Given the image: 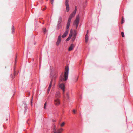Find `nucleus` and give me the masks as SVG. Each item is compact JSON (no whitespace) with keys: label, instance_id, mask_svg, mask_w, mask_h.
I'll return each mask as SVG.
<instances>
[{"label":"nucleus","instance_id":"1","mask_svg":"<svg viewBox=\"0 0 133 133\" xmlns=\"http://www.w3.org/2000/svg\"><path fill=\"white\" fill-rule=\"evenodd\" d=\"M69 71V68L68 66H66L65 68V71L64 73V77L65 79L63 78L60 77V80L61 81H66V80L68 78V73Z\"/></svg>","mask_w":133,"mask_h":133},{"label":"nucleus","instance_id":"2","mask_svg":"<svg viewBox=\"0 0 133 133\" xmlns=\"http://www.w3.org/2000/svg\"><path fill=\"white\" fill-rule=\"evenodd\" d=\"M75 14L76 13L73 12L70 14L67 23V25L70 26L71 19L75 16Z\"/></svg>","mask_w":133,"mask_h":133},{"label":"nucleus","instance_id":"3","mask_svg":"<svg viewBox=\"0 0 133 133\" xmlns=\"http://www.w3.org/2000/svg\"><path fill=\"white\" fill-rule=\"evenodd\" d=\"M79 21V15L77 16L76 19L74 21L73 24L76 25V28L77 29L78 26Z\"/></svg>","mask_w":133,"mask_h":133},{"label":"nucleus","instance_id":"4","mask_svg":"<svg viewBox=\"0 0 133 133\" xmlns=\"http://www.w3.org/2000/svg\"><path fill=\"white\" fill-rule=\"evenodd\" d=\"M54 105L56 106H58L60 104V99L59 98H57L55 99L54 101Z\"/></svg>","mask_w":133,"mask_h":133},{"label":"nucleus","instance_id":"5","mask_svg":"<svg viewBox=\"0 0 133 133\" xmlns=\"http://www.w3.org/2000/svg\"><path fill=\"white\" fill-rule=\"evenodd\" d=\"M70 26L68 25H67L66 28V29L65 32L63 34L62 36V38H65V37L67 35L68 33V32L69 31V28Z\"/></svg>","mask_w":133,"mask_h":133},{"label":"nucleus","instance_id":"6","mask_svg":"<svg viewBox=\"0 0 133 133\" xmlns=\"http://www.w3.org/2000/svg\"><path fill=\"white\" fill-rule=\"evenodd\" d=\"M68 0H66L65 5L66 7V11L67 12H68L69 10V7L68 4Z\"/></svg>","mask_w":133,"mask_h":133},{"label":"nucleus","instance_id":"7","mask_svg":"<svg viewBox=\"0 0 133 133\" xmlns=\"http://www.w3.org/2000/svg\"><path fill=\"white\" fill-rule=\"evenodd\" d=\"M59 87L63 91V93H64L65 91V84H61L59 85Z\"/></svg>","mask_w":133,"mask_h":133},{"label":"nucleus","instance_id":"8","mask_svg":"<svg viewBox=\"0 0 133 133\" xmlns=\"http://www.w3.org/2000/svg\"><path fill=\"white\" fill-rule=\"evenodd\" d=\"M72 33L73 31L71 29L70 30L69 36L66 40V41H68L70 39L72 36Z\"/></svg>","mask_w":133,"mask_h":133},{"label":"nucleus","instance_id":"9","mask_svg":"<svg viewBox=\"0 0 133 133\" xmlns=\"http://www.w3.org/2000/svg\"><path fill=\"white\" fill-rule=\"evenodd\" d=\"M61 36L59 35L58 37L56 43V44L57 46H58L59 45V43L61 42Z\"/></svg>","mask_w":133,"mask_h":133},{"label":"nucleus","instance_id":"10","mask_svg":"<svg viewBox=\"0 0 133 133\" xmlns=\"http://www.w3.org/2000/svg\"><path fill=\"white\" fill-rule=\"evenodd\" d=\"M52 82V80H51V82H50L49 87L48 89L47 92L48 93H49V92L50 91V90L51 87Z\"/></svg>","mask_w":133,"mask_h":133},{"label":"nucleus","instance_id":"11","mask_svg":"<svg viewBox=\"0 0 133 133\" xmlns=\"http://www.w3.org/2000/svg\"><path fill=\"white\" fill-rule=\"evenodd\" d=\"M60 93L58 91L56 92L55 94V99L56 98H59L60 97Z\"/></svg>","mask_w":133,"mask_h":133},{"label":"nucleus","instance_id":"12","mask_svg":"<svg viewBox=\"0 0 133 133\" xmlns=\"http://www.w3.org/2000/svg\"><path fill=\"white\" fill-rule=\"evenodd\" d=\"M73 44H71L68 48V51H69L72 50L73 49Z\"/></svg>","mask_w":133,"mask_h":133},{"label":"nucleus","instance_id":"13","mask_svg":"<svg viewBox=\"0 0 133 133\" xmlns=\"http://www.w3.org/2000/svg\"><path fill=\"white\" fill-rule=\"evenodd\" d=\"M88 35H85V41L86 43H87L88 41Z\"/></svg>","mask_w":133,"mask_h":133},{"label":"nucleus","instance_id":"14","mask_svg":"<svg viewBox=\"0 0 133 133\" xmlns=\"http://www.w3.org/2000/svg\"><path fill=\"white\" fill-rule=\"evenodd\" d=\"M64 130V129L62 128H60L58 129L57 131L58 133H61Z\"/></svg>","mask_w":133,"mask_h":133},{"label":"nucleus","instance_id":"15","mask_svg":"<svg viewBox=\"0 0 133 133\" xmlns=\"http://www.w3.org/2000/svg\"><path fill=\"white\" fill-rule=\"evenodd\" d=\"M76 35H77V34L76 33V32L75 31V32L74 34V36H73V38H72V40L73 41H74L75 40V38H76Z\"/></svg>","mask_w":133,"mask_h":133},{"label":"nucleus","instance_id":"16","mask_svg":"<svg viewBox=\"0 0 133 133\" xmlns=\"http://www.w3.org/2000/svg\"><path fill=\"white\" fill-rule=\"evenodd\" d=\"M42 29L44 34H45L47 32V30L46 28H43Z\"/></svg>","mask_w":133,"mask_h":133},{"label":"nucleus","instance_id":"17","mask_svg":"<svg viewBox=\"0 0 133 133\" xmlns=\"http://www.w3.org/2000/svg\"><path fill=\"white\" fill-rule=\"evenodd\" d=\"M65 123L64 122H63L60 124V126L61 127H63L65 125Z\"/></svg>","mask_w":133,"mask_h":133},{"label":"nucleus","instance_id":"18","mask_svg":"<svg viewBox=\"0 0 133 133\" xmlns=\"http://www.w3.org/2000/svg\"><path fill=\"white\" fill-rule=\"evenodd\" d=\"M124 18L123 17H122V18L121 24H122L123 23H124Z\"/></svg>","mask_w":133,"mask_h":133},{"label":"nucleus","instance_id":"19","mask_svg":"<svg viewBox=\"0 0 133 133\" xmlns=\"http://www.w3.org/2000/svg\"><path fill=\"white\" fill-rule=\"evenodd\" d=\"M77 10V7L76 6H75V10L73 12L76 14Z\"/></svg>","mask_w":133,"mask_h":133},{"label":"nucleus","instance_id":"20","mask_svg":"<svg viewBox=\"0 0 133 133\" xmlns=\"http://www.w3.org/2000/svg\"><path fill=\"white\" fill-rule=\"evenodd\" d=\"M121 35H122V37H124L125 36L124 35V33L123 32H121Z\"/></svg>","mask_w":133,"mask_h":133},{"label":"nucleus","instance_id":"21","mask_svg":"<svg viewBox=\"0 0 133 133\" xmlns=\"http://www.w3.org/2000/svg\"><path fill=\"white\" fill-rule=\"evenodd\" d=\"M46 102H45V103H44V109H46Z\"/></svg>","mask_w":133,"mask_h":133},{"label":"nucleus","instance_id":"22","mask_svg":"<svg viewBox=\"0 0 133 133\" xmlns=\"http://www.w3.org/2000/svg\"><path fill=\"white\" fill-rule=\"evenodd\" d=\"M11 30L12 32H13L14 31V28L13 26H12Z\"/></svg>","mask_w":133,"mask_h":133},{"label":"nucleus","instance_id":"23","mask_svg":"<svg viewBox=\"0 0 133 133\" xmlns=\"http://www.w3.org/2000/svg\"><path fill=\"white\" fill-rule=\"evenodd\" d=\"M56 129H55V126L54 127V133H58V132H55L56 131Z\"/></svg>","mask_w":133,"mask_h":133},{"label":"nucleus","instance_id":"24","mask_svg":"<svg viewBox=\"0 0 133 133\" xmlns=\"http://www.w3.org/2000/svg\"><path fill=\"white\" fill-rule=\"evenodd\" d=\"M78 77L76 78L75 79V80H74V81L75 82H76L78 79Z\"/></svg>","mask_w":133,"mask_h":133},{"label":"nucleus","instance_id":"25","mask_svg":"<svg viewBox=\"0 0 133 133\" xmlns=\"http://www.w3.org/2000/svg\"><path fill=\"white\" fill-rule=\"evenodd\" d=\"M89 30H88L87 31V33L86 34V35H89Z\"/></svg>","mask_w":133,"mask_h":133},{"label":"nucleus","instance_id":"26","mask_svg":"<svg viewBox=\"0 0 133 133\" xmlns=\"http://www.w3.org/2000/svg\"><path fill=\"white\" fill-rule=\"evenodd\" d=\"M54 0H51V3L52 5L53 4Z\"/></svg>","mask_w":133,"mask_h":133},{"label":"nucleus","instance_id":"27","mask_svg":"<svg viewBox=\"0 0 133 133\" xmlns=\"http://www.w3.org/2000/svg\"><path fill=\"white\" fill-rule=\"evenodd\" d=\"M73 112L74 113V114H75L76 113V111H75V110L74 109L73 110Z\"/></svg>","mask_w":133,"mask_h":133},{"label":"nucleus","instance_id":"28","mask_svg":"<svg viewBox=\"0 0 133 133\" xmlns=\"http://www.w3.org/2000/svg\"><path fill=\"white\" fill-rule=\"evenodd\" d=\"M46 9V7H45L43 9V10H45V9Z\"/></svg>","mask_w":133,"mask_h":133},{"label":"nucleus","instance_id":"29","mask_svg":"<svg viewBox=\"0 0 133 133\" xmlns=\"http://www.w3.org/2000/svg\"><path fill=\"white\" fill-rule=\"evenodd\" d=\"M52 121H53V122H55L56 121V120H52Z\"/></svg>","mask_w":133,"mask_h":133},{"label":"nucleus","instance_id":"30","mask_svg":"<svg viewBox=\"0 0 133 133\" xmlns=\"http://www.w3.org/2000/svg\"><path fill=\"white\" fill-rule=\"evenodd\" d=\"M32 99H31V105H32Z\"/></svg>","mask_w":133,"mask_h":133}]
</instances>
